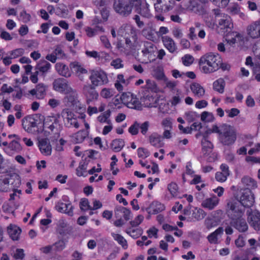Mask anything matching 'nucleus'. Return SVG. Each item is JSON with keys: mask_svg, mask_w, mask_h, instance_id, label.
<instances>
[{"mask_svg": "<svg viewBox=\"0 0 260 260\" xmlns=\"http://www.w3.org/2000/svg\"><path fill=\"white\" fill-rule=\"evenodd\" d=\"M242 183L247 187V188L240 189L235 195V198L243 207H250L254 203V197L250 189L257 187L256 182L249 177H244L242 179Z\"/></svg>", "mask_w": 260, "mask_h": 260, "instance_id": "obj_1", "label": "nucleus"}, {"mask_svg": "<svg viewBox=\"0 0 260 260\" xmlns=\"http://www.w3.org/2000/svg\"><path fill=\"white\" fill-rule=\"evenodd\" d=\"M222 62V58L219 54L208 52L200 58L199 66L202 73L210 74L218 70L221 67Z\"/></svg>", "mask_w": 260, "mask_h": 260, "instance_id": "obj_2", "label": "nucleus"}, {"mask_svg": "<svg viewBox=\"0 0 260 260\" xmlns=\"http://www.w3.org/2000/svg\"><path fill=\"white\" fill-rule=\"evenodd\" d=\"M239 203L230 201L228 203V207L230 210V213L232 216L231 224L240 232H244L247 230L248 225L245 220L242 218L243 214V209L239 207Z\"/></svg>", "mask_w": 260, "mask_h": 260, "instance_id": "obj_3", "label": "nucleus"}, {"mask_svg": "<svg viewBox=\"0 0 260 260\" xmlns=\"http://www.w3.org/2000/svg\"><path fill=\"white\" fill-rule=\"evenodd\" d=\"M62 113L64 124L67 127L78 128L80 124L83 123L85 128L90 129L89 124L85 120L86 115L84 113H81L77 116L68 109L63 110Z\"/></svg>", "mask_w": 260, "mask_h": 260, "instance_id": "obj_4", "label": "nucleus"}, {"mask_svg": "<svg viewBox=\"0 0 260 260\" xmlns=\"http://www.w3.org/2000/svg\"><path fill=\"white\" fill-rule=\"evenodd\" d=\"M64 94L66 95L62 100L64 106L76 110L85 109L84 106L79 102L78 95L75 89L72 88Z\"/></svg>", "mask_w": 260, "mask_h": 260, "instance_id": "obj_5", "label": "nucleus"}, {"mask_svg": "<svg viewBox=\"0 0 260 260\" xmlns=\"http://www.w3.org/2000/svg\"><path fill=\"white\" fill-rule=\"evenodd\" d=\"M219 139L223 144L225 145H231L235 142L236 139V133L231 126L223 125L220 127Z\"/></svg>", "mask_w": 260, "mask_h": 260, "instance_id": "obj_6", "label": "nucleus"}, {"mask_svg": "<svg viewBox=\"0 0 260 260\" xmlns=\"http://www.w3.org/2000/svg\"><path fill=\"white\" fill-rule=\"evenodd\" d=\"M89 78L91 86L94 88L106 84L109 82L107 74L101 70L91 71Z\"/></svg>", "mask_w": 260, "mask_h": 260, "instance_id": "obj_7", "label": "nucleus"}, {"mask_svg": "<svg viewBox=\"0 0 260 260\" xmlns=\"http://www.w3.org/2000/svg\"><path fill=\"white\" fill-rule=\"evenodd\" d=\"M120 101L129 108L141 109L142 105L137 96L131 92H124L120 96Z\"/></svg>", "mask_w": 260, "mask_h": 260, "instance_id": "obj_8", "label": "nucleus"}, {"mask_svg": "<svg viewBox=\"0 0 260 260\" xmlns=\"http://www.w3.org/2000/svg\"><path fill=\"white\" fill-rule=\"evenodd\" d=\"M61 116L58 114L47 116L44 120V126L51 132L58 131L61 128Z\"/></svg>", "mask_w": 260, "mask_h": 260, "instance_id": "obj_9", "label": "nucleus"}, {"mask_svg": "<svg viewBox=\"0 0 260 260\" xmlns=\"http://www.w3.org/2000/svg\"><path fill=\"white\" fill-rule=\"evenodd\" d=\"M214 13L216 17H220L218 20V27L223 30V32L228 31L229 29L231 30L233 28L232 19L229 16L224 13H221L219 9L214 10Z\"/></svg>", "mask_w": 260, "mask_h": 260, "instance_id": "obj_10", "label": "nucleus"}, {"mask_svg": "<svg viewBox=\"0 0 260 260\" xmlns=\"http://www.w3.org/2000/svg\"><path fill=\"white\" fill-rule=\"evenodd\" d=\"M126 0H118L114 2L113 7L115 11L123 16H127L131 14L133 6V1Z\"/></svg>", "mask_w": 260, "mask_h": 260, "instance_id": "obj_11", "label": "nucleus"}, {"mask_svg": "<svg viewBox=\"0 0 260 260\" xmlns=\"http://www.w3.org/2000/svg\"><path fill=\"white\" fill-rule=\"evenodd\" d=\"M133 6L135 11L144 17L149 18L152 17L149 6L145 0H134Z\"/></svg>", "mask_w": 260, "mask_h": 260, "instance_id": "obj_12", "label": "nucleus"}, {"mask_svg": "<svg viewBox=\"0 0 260 260\" xmlns=\"http://www.w3.org/2000/svg\"><path fill=\"white\" fill-rule=\"evenodd\" d=\"M247 37L255 40L260 38V19L251 22L246 28Z\"/></svg>", "mask_w": 260, "mask_h": 260, "instance_id": "obj_13", "label": "nucleus"}, {"mask_svg": "<svg viewBox=\"0 0 260 260\" xmlns=\"http://www.w3.org/2000/svg\"><path fill=\"white\" fill-rule=\"evenodd\" d=\"M52 88L54 91L60 93H66L72 88L68 82L62 78H57L53 81Z\"/></svg>", "mask_w": 260, "mask_h": 260, "instance_id": "obj_14", "label": "nucleus"}, {"mask_svg": "<svg viewBox=\"0 0 260 260\" xmlns=\"http://www.w3.org/2000/svg\"><path fill=\"white\" fill-rule=\"evenodd\" d=\"M225 40L229 45L233 46L236 43L244 45L247 39L243 34L238 31H232L226 36Z\"/></svg>", "mask_w": 260, "mask_h": 260, "instance_id": "obj_15", "label": "nucleus"}, {"mask_svg": "<svg viewBox=\"0 0 260 260\" xmlns=\"http://www.w3.org/2000/svg\"><path fill=\"white\" fill-rule=\"evenodd\" d=\"M182 5L183 9L194 13H199L202 8L196 0H185Z\"/></svg>", "mask_w": 260, "mask_h": 260, "instance_id": "obj_16", "label": "nucleus"}, {"mask_svg": "<svg viewBox=\"0 0 260 260\" xmlns=\"http://www.w3.org/2000/svg\"><path fill=\"white\" fill-rule=\"evenodd\" d=\"M250 225L256 231L260 230V213L257 210L251 211L248 217Z\"/></svg>", "mask_w": 260, "mask_h": 260, "instance_id": "obj_17", "label": "nucleus"}, {"mask_svg": "<svg viewBox=\"0 0 260 260\" xmlns=\"http://www.w3.org/2000/svg\"><path fill=\"white\" fill-rule=\"evenodd\" d=\"M156 47L151 42H146L144 43V47L142 52L144 56L147 57L149 61L154 59Z\"/></svg>", "mask_w": 260, "mask_h": 260, "instance_id": "obj_18", "label": "nucleus"}, {"mask_svg": "<svg viewBox=\"0 0 260 260\" xmlns=\"http://www.w3.org/2000/svg\"><path fill=\"white\" fill-rule=\"evenodd\" d=\"M47 86L43 83L37 84L36 88L28 91L31 95H35L36 98L42 100L44 98L46 94Z\"/></svg>", "mask_w": 260, "mask_h": 260, "instance_id": "obj_19", "label": "nucleus"}, {"mask_svg": "<svg viewBox=\"0 0 260 260\" xmlns=\"http://www.w3.org/2000/svg\"><path fill=\"white\" fill-rule=\"evenodd\" d=\"M38 147L43 155L49 156L51 154L52 147L49 139L44 138L39 140Z\"/></svg>", "mask_w": 260, "mask_h": 260, "instance_id": "obj_20", "label": "nucleus"}, {"mask_svg": "<svg viewBox=\"0 0 260 260\" xmlns=\"http://www.w3.org/2000/svg\"><path fill=\"white\" fill-rule=\"evenodd\" d=\"M55 208L60 213H64L69 216H72L73 214V206L70 202L67 203L58 202L56 203Z\"/></svg>", "mask_w": 260, "mask_h": 260, "instance_id": "obj_21", "label": "nucleus"}, {"mask_svg": "<svg viewBox=\"0 0 260 260\" xmlns=\"http://www.w3.org/2000/svg\"><path fill=\"white\" fill-rule=\"evenodd\" d=\"M20 140H12L8 142V145L3 148L4 151L8 155H11L21 150V146L19 143Z\"/></svg>", "mask_w": 260, "mask_h": 260, "instance_id": "obj_22", "label": "nucleus"}, {"mask_svg": "<svg viewBox=\"0 0 260 260\" xmlns=\"http://www.w3.org/2000/svg\"><path fill=\"white\" fill-rule=\"evenodd\" d=\"M223 233V230L222 228H218L214 232L210 234L207 239L210 244H217L220 242V239Z\"/></svg>", "mask_w": 260, "mask_h": 260, "instance_id": "obj_23", "label": "nucleus"}, {"mask_svg": "<svg viewBox=\"0 0 260 260\" xmlns=\"http://www.w3.org/2000/svg\"><path fill=\"white\" fill-rule=\"evenodd\" d=\"M83 91L87 98V102L88 103L92 101L96 100L99 98V95L98 92L93 89L92 86H84Z\"/></svg>", "mask_w": 260, "mask_h": 260, "instance_id": "obj_24", "label": "nucleus"}, {"mask_svg": "<svg viewBox=\"0 0 260 260\" xmlns=\"http://www.w3.org/2000/svg\"><path fill=\"white\" fill-rule=\"evenodd\" d=\"M190 90L193 94L198 98H203L205 94V89L203 86L197 82H193L190 85Z\"/></svg>", "mask_w": 260, "mask_h": 260, "instance_id": "obj_25", "label": "nucleus"}, {"mask_svg": "<svg viewBox=\"0 0 260 260\" xmlns=\"http://www.w3.org/2000/svg\"><path fill=\"white\" fill-rule=\"evenodd\" d=\"M89 133V129L80 130L72 135V140L75 143H82L88 137Z\"/></svg>", "mask_w": 260, "mask_h": 260, "instance_id": "obj_26", "label": "nucleus"}, {"mask_svg": "<svg viewBox=\"0 0 260 260\" xmlns=\"http://www.w3.org/2000/svg\"><path fill=\"white\" fill-rule=\"evenodd\" d=\"M219 199L215 195L204 200L202 203V206L209 210H212L219 204Z\"/></svg>", "mask_w": 260, "mask_h": 260, "instance_id": "obj_27", "label": "nucleus"}, {"mask_svg": "<svg viewBox=\"0 0 260 260\" xmlns=\"http://www.w3.org/2000/svg\"><path fill=\"white\" fill-rule=\"evenodd\" d=\"M22 126L25 131L29 133L34 134L37 131V123L34 119L23 120Z\"/></svg>", "mask_w": 260, "mask_h": 260, "instance_id": "obj_28", "label": "nucleus"}, {"mask_svg": "<svg viewBox=\"0 0 260 260\" xmlns=\"http://www.w3.org/2000/svg\"><path fill=\"white\" fill-rule=\"evenodd\" d=\"M56 71L60 76L69 77L71 76L72 73L69 67L62 62H57L55 66Z\"/></svg>", "mask_w": 260, "mask_h": 260, "instance_id": "obj_29", "label": "nucleus"}, {"mask_svg": "<svg viewBox=\"0 0 260 260\" xmlns=\"http://www.w3.org/2000/svg\"><path fill=\"white\" fill-rule=\"evenodd\" d=\"M161 39L164 45L170 52L173 53L176 50V44L171 37L166 36L162 37Z\"/></svg>", "mask_w": 260, "mask_h": 260, "instance_id": "obj_30", "label": "nucleus"}, {"mask_svg": "<svg viewBox=\"0 0 260 260\" xmlns=\"http://www.w3.org/2000/svg\"><path fill=\"white\" fill-rule=\"evenodd\" d=\"M149 141L151 145L157 148L161 147L164 144L162 137L157 133L151 134L149 136Z\"/></svg>", "mask_w": 260, "mask_h": 260, "instance_id": "obj_31", "label": "nucleus"}, {"mask_svg": "<svg viewBox=\"0 0 260 260\" xmlns=\"http://www.w3.org/2000/svg\"><path fill=\"white\" fill-rule=\"evenodd\" d=\"M155 28L151 23H148L142 30V35L148 40H152L154 38Z\"/></svg>", "mask_w": 260, "mask_h": 260, "instance_id": "obj_32", "label": "nucleus"}, {"mask_svg": "<svg viewBox=\"0 0 260 260\" xmlns=\"http://www.w3.org/2000/svg\"><path fill=\"white\" fill-rule=\"evenodd\" d=\"M71 68L81 80L83 79L82 75L87 73V70L78 62L72 63L71 64Z\"/></svg>", "mask_w": 260, "mask_h": 260, "instance_id": "obj_33", "label": "nucleus"}, {"mask_svg": "<svg viewBox=\"0 0 260 260\" xmlns=\"http://www.w3.org/2000/svg\"><path fill=\"white\" fill-rule=\"evenodd\" d=\"M8 232L12 240H17L19 239L21 230L16 225L10 224L8 227Z\"/></svg>", "mask_w": 260, "mask_h": 260, "instance_id": "obj_34", "label": "nucleus"}, {"mask_svg": "<svg viewBox=\"0 0 260 260\" xmlns=\"http://www.w3.org/2000/svg\"><path fill=\"white\" fill-rule=\"evenodd\" d=\"M225 84L224 79L219 78L213 82L212 88L214 91L222 94L224 92Z\"/></svg>", "mask_w": 260, "mask_h": 260, "instance_id": "obj_35", "label": "nucleus"}, {"mask_svg": "<svg viewBox=\"0 0 260 260\" xmlns=\"http://www.w3.org/2000/svg\"><path fill=\"white\" fill-rule=\"evenodd\" d=\"M165 209V207L164 205L158 202L155 201L153 202L151 204L149 208L148 212L149 213L155 214L162 211Z\"/></svg>", "mask_w": 260, "mask_h": 260, "instance_id": "obj_36", "label": "nucleus"}, {"mask_svg": "<svg viewBox=\"0 0 260 260\" xmlns=\"http://www.w3.org/2000/svg\"><path fill=\"white\" fill-rule=\"evenodd\" d=\"M128 83V81L124 79L122 74H118L115 83V87L118 91H121L123 90V85H126Z\"/></svg>", "mask_w": 260, "mask_h": 260, "instance_id": "obj_37", "label": "nucleus"}, {"mask_svg": "<svg viewBox=\"0 0 260 260\" xmlns=\"http://www.w3.org/2000/svg\"><path fill=\"white\" fill-rule=\"evenodd\" d=\"M14 185H13L11 189H13V192L10 194V200H15L16 197L19 198V196L21 193L20 190L13 188V187H18L21 184V181L18 176L16 177L14 180Z\"/></svg>", "mask_w": 260, "mask_h": 260, "instance_id": "obj_38", "label": "nucleus"}, {"mask_svg": "<svg viewBox=\"0 0 260 260\" xmlns=\"http://www.w3.org/2000/svg\"><path fill=\"white\" fill-rule=\"evenodd\" d=\"M201 144L202 146V151L203 153L206 154L211 152L213 148V145L211 142L209 141L208 138H206L205 135L203 138Z\"/></svg>", "mask_w": 260, "mask_h": 260, "instance_id": "obj_39", "label": "nucleus"}, {"mask_svg": "<svg viewBox=\"0 0 260 260\" xmlns=\"http://www.w3.org/2000/svg\"><path fill=\"white\" fill-rule=\"evenodd\" d=\"M111 236L113 238L117 241V242L122 247L126 249L128 247V244L126 239L121 235L115 233H112Z\"/></svg>", "mask_w": 260, "mask_h": 260, "instance_id": "obj_40", "label": "nucleus"}, {"mask_svg": "<svg viewBox=\"0 0 260 260\" xmlns=\"http://www.w3.org/2000/svg\"><path fill=\"white\" fill-rule=\"evenodd\" d=\"M115 213L116 217H119L118 215L120 213L121 214L122 216L126 220H129L131 217V211L128 209L122 207L117 208L115 211Z\"/></svg>", "mask_w": 260, "mask_h": 260, "instance_id": "obj_41", "label": "nucleus"}, {"mask_svg": "<svg viewBox=\"0 0 260 260\" xmlns=\"http://www.w3.org/2000/svg\"><path fill=\"white\" fill-rule=\"evenodd\" d=\"M12 178H5L3 180H0V191H7L12 188L11 186L13 185L12 182Z\"/></svg>", "mask_w": 260, "mask_h": 260, "instance_id": "obj_42", "label": "nucleus"}, {"mask_svg": "<svg viewBox=\"0 0 260 260\" xmlns=\"http://www.w3.org/2000/svg\"><path fill=\"white\" fill-rule=\"evenodd\" d=\"M134 228L131 226L126 230V233L132 238H137L142 235L143 231L140 228Z\"/></svg>", "mask_w": 260, "mask_h": 260, "instance_id": "obj_43", "label": "nucleus"}, {"mask_svg": "<svg viewBox=\"0 0 260 260\" xmlns=\"http://www.w3.org/2000/svg\"><path fill=\"white\" fill-rule=\"evenodd\" d=\"M124 146V141L122 139L114 140L111 144V148L115 152L120 151Z\"/></svg>", "mask_w": 260, "mask_h": 260, "instance_id": "obj_44", "label": "nucleus"}, {"mask_svg": "<svg viewBox=\"0 0 260 260\" xmlns=\"http://www.w3.org/2000/svg\"><path fill=\"white\" fill-rule=\"evenodd\" d=\"M111 112L109 110L102 113L97 117L98 121L101 123H108L111 122L110 118Z\"/></svg>", "mask_w": 260, "mask_h": 260, "instance_id": "obj_45", "label": "nucleus"}, {"mask_svg": "<svg viewBox=\"0 0 260 260\" xmlns=\"http://www.w3.org/2000/svg\"><path fill=\"white\" fill-rule=\"evenodd\" d=\"M229 9L230 12L232 14L239 15L241 18H242L243 19L245 18V15L243 13L240 12V8L238 4H233L232 5H231L230 6Z\"/></svg>", "mask_w": 260, "mask_h": 260, "instance_id": "obj_46", "label": "nucleus"}, {"mask_svg": "<svg viewBox=\"0 0 260 260\" xmlns=\"http://www.w3.org/2000/svg\"><path fill=\"white\" fill-rule=\"evenodd\" d=\"M145 87L146 88L155 93H157L160 91V90L157 86L156 82L150 79H148L146 81Z\"/></svg>", "mask_w": 260, "mask_h": 260, "instance_id": "obj_47", "label": "nucleus"}, {"mask_svg": "<svg viewBox=\"0 0 260 260\" xmlns=\"http://www.w3.org/2000/svg\"><path fill=\"white\" fill-rule=\"evenodd\" d=\"M115 94V91L113 89L104 88L100 92L101 96L104 99H110Z\"/></svg>", "mask_w": 260, "mask_h": 260, "instance_id": "obj_48", "label": "nucleus"}, {"mask_svg": "<svg viewBox=\"0 0 260 260\" xmlns=\"http://www.w3.org/2000/svg\"><path fill=\"white\" fill-rule=\"evenodd\" d=\"M201 119L202 121L205 122H211L214 120L215 117L212 113L204 111L201 114Z\"/></svg>", "mask_w": 260, "mask_h": 260, "instance_id": "obj_49", "label": "nucleus"}, {"mask_svg": "<svg viewBox=\"0 0 260 260\" xmlns=\"http://www.w3.org/2000/svg\"><path fill=\"white\" fill-rule=\"evenodd\" d=\"M194 58L192 55L186 54L181 58V61L183 64L186 67L191 66L194 62Z\"/></svg>", "mask_w": 260, "mask_h": 260, "instance_id": "obj_50", "label": "nucleus"}, {"mask_svg": "<svg viewBox=\"0 0 260 260\" xmlns=\"http://www.w3.org/2000/svg\"><path fill=\"white\" fill-rule=\"evenodd\" d=\"M153 76L156 79L162 81L167 77L165 75L163 69L161 68H157L154 70Z\"/></svg>", "mask_w": 260, "mask_h": 260, "instance_id": "obj_51", "label": "nucleus"}, {"mask_svg": "<svg viewBox=\"0 0 260 260\" xmlns=\"http://www.w3.org/2000/svg\"><path fill=\"white\" fill-rule=\"evenodd\" d=\"M182 98L183 95L182 92L179 90H177V93L173 96L170 100L171 105L174 106H176L181 102Z\"/></svg>", "mask_w": 260, "mask_h": 260, "instance_id": "obj_52", "label": "nucleus"}, {"mask_svg": "<svg viewBox=\"0 0 260 260\" xmlns=\"http://www.w3.org/2000/svg\"><path fill=\"white\" fill-rule=\"evenodd\" d=\"M87 165L85 164H80L79 166L76 169V174L78 176L86 177L87 173Z\"/></svg>", "mask_w": 260, "mask_h": 260, "instance_id": "obj_53", "label": "nucleus"}, {"mask_svg": "<svg viewBox=\"0 0 260 260\" xmlns=\"http://www.w3.org/2000/svg\"><path fill=\"white\" fill-rule=\"evenodd\" d=\"M161 124L164 129H172V119L170 117H166L162 120Z\"/></svg>", "mask_w": 260, "mask_h": 260, "instance_id": "obj_54", "label": "nucleus"}, {"mask_svg": "<svg viewBox=\"0 0 260 260\" xmlns=\"http://www.w3.org/2000/svg\"><path fill=\"white\" fill-rule=\"evenodd\" d=\"M137 154L140 158L145 159L149 156L150 152L147 149L140 147L137 149Z\"/></svg>", "mask_w": 260, "mask_h": 260, "instance_id": "obj_55", "label": "nucleus"}, {"mask_svg": "<svg viewBox=\"0 0 260 260\" xmlns=\"http://www.w3.org/2000/svg\"><path fill=\"white\" fill-rule=\"evenodd\" d=\"M80 208L81 210L87 211L91 210V206L89 205L88 199L82 198L80 202Z\"/></svg>", "mask_w": 260, "mask_h": 260, "instance_id": "obj_56", "label": "nucleus"}, {"mask_svg": "<svg viewBox=\"0 0 260 260\" xmlns=\"http://www.w3.org/2000/svg\"><path fill=\"white\" fill-rule=\"evenodd\" d=\"M198 117V113L194 111H187L185 113V118L189 122L194 121Z\"/></svg>", "mask_w": 260, "mask_h": 260, "instance_id": "obj_57", "label": "nucleus"}, {"mask_svg": "<svg viewBox=\"0 0 260 260\" xmlns=\"http://www.w3.org/2000/svg\"><path fill=\"white\" fill-rule=\"evenodd\" d=\"M24 49L23 48H18L11 51L10 54L12 58L15 59L22 56L24 54Z\"/></svg>", "mask_w": 260, "mask_h": 260, "instance_id": "obj_58", "label": "nucleus"}, {"mask_svg": "<svg viewBox=\"0 0 260 260\" xmlns=\"http://www.w3.org/2000/svg\"><path fill=\"white\" fill-rule=\"evenodd\" d=\"M168 189L173 197L177 196L178 192L177 185L174 182H171L168 185Z\"/></svg>", "mask_w": 260, "mask_h": 260, "instance_id": "obj_59", "label": "nucleus"}, {"mask_svg": "<svg viewBox=\"0 0 260 260\" xmlns=\"http://www.w3.org/2000/svg\"><path fill=\"white\" fill-rule=\"evenodd\" d=\"M0 105L3 106L7 110H10L11 107V104L7 100L4 99L3 93H0Z\"/></svg>", "mask_w": 260, "mask_h": 260, "instance_id": "obj_60", "label": "nucleus"}, {"mask_svg": "<svg viewBox=\"0 0 260 260\" xmlns=\"http://www.w3.org/2000/svg\"><path fill=\"white\" fill-rule=\"evenodd\" d=\"M228 176L229 175H226L223 173L217 172L215 174V178L217 181L222 183L225 182L227 180Z\"/></svg>", "mask_w": 260, "mask_h": 260, "instance_id": "obj_61", "label": "nucleus"}, {"mask_svg": "<svg viewBox=\"0 0 260 260\" xmlns=\"http://www.w3.org/2000/svg\"><path fill=\"white\" fill-rule=\"evenodd\" d=\"M111 66L115 69H119L123 67L122 60L119 58L113 60L111 62Z\"/></svg>", "mask_w": 260, "mask_h": 260, "instance_id": "obj_62", "label": "nucleus"}, {"mask_svg": "<svg viewBox=\"0 0 260 260\" xmlns=\"http://www.w3.org/2000/svg\"><path fill=\"white\" fill-rule=\"evenodd\" d=\"M143 219V216L139 215L133 221H131L130 224L132 227H137L141 224Z\"/></svg>", "mask_w": 260, "mask_h": 260, "instance_id": "obj_63", "label": "nucleus"}, {"mask_svg": "<svg viewBox=\"0 0 260 260\" xmlns=\"http://www.w3.org/2000/svg\"><path fill=\"white\" fill-rule=\"evenodd\" d=\"M139 128V123L137 122H135L129 127L128 132L133 135H136L138 133Z\"/></svg>", "mask_w": 260, "mask_h": 260, "instance_id": "obj_64", "label": "nucleus"}]
</instances>
